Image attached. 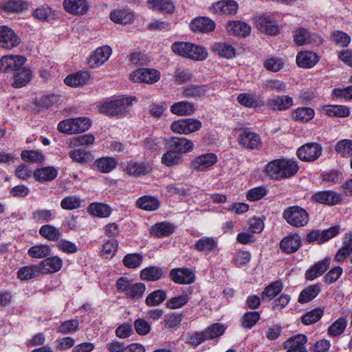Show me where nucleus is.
Instances as JSON below:
<instances>
[{
  "label": "nucleus",
  "mask_w": 352,
  "mask_h": 352,
  "mask_svg": "<svg viewBox=\"0 0 352 352\" xmlns=\"http://www.w3.org/2000/svg\"><path fill=\"white\" fill-rule=\"evenodd\" d=\"M299 169L294 159L280 158L270 161L265 166L263 173L269 179L280 181L295 175Z\"/></svg>",
  "instance_id": "1"
},
{
  "label": "nucleus",
  "mask_w": 352,
  "mask_h": 352,
  "mask_svg": "<svg viewBox=\"0 0 352 352\" xmlns=\"http://www.w3.org/2000/svg\"><path fill=\"white\" fill-rule=\"evenodd\" d=\"M283 218L288 224L294 228L305 227L309 221L308 212L299 206H292L284 209Z\"/></svg>",
  "instance_id": "2"
},
{
  "label": "nucleus",
  "mask_w": 352,
  "mask_h": 352,
  "mask_svg": "<svg viewBox=\"0 0 352 352\" xmlns=\"http://www.w3.org/2000/svg\"><path fill=\"white\" fill-rule=\"evenodd\" d=\"M133 100V98L131 97H122L107 101L101 104L100 111L108 116H123L131 105Z\"/></svg>",
  "instance_id": "3"
},
{
  "label": "nucleus",
  "mask_w": 352,
  "mask_h": 352,
  "mask_svg": "<svg viewBox=\"0 0 352 352\" xmlns=\"http://www.w3.org/2000/svg\"><path fill=\"white\" fill-rule=\"evenodd\" d=\"M322 153V146L317 142L307 143L301 146L296 152L298 157L303 162H314Z\"/></svg>",
  "instance_id": "4"
},
{
  "label": "nucleus",
  "mask_w": 352,
  "mask_h": 352,
  "mask_svg": "<svg viewBox=\"0 0 352 352\" xmlns=\"http://www.w3.org/2000/svg\"><path fill=\"white\" fill-rule=\"evenodd\" d=\"M217 160V156L214 153H207L201 154L195 157L190 162V168L197 172L206 171L214 165Z\"/></svg>",
  "instance_id": "5"
},
{
  "label": "nucleus",
  "mask_w": 352,
  "mask_h": 352,
  "mask_svg": "<svg viewBox=\"0 0 352 352\" xmlns=\"http://www.w3.org/2000/svg\"><path fill=\"white\" fill-rule=\"evenodd\" d=\"M237 140L240 146L250 151L258 149L262 144L261 136L248 130H243L239 134Z\"/></svg>",
  "instance_id": "6"
},
{
  "label": "nucleus",
  "mask_w": 352,
  "mask_h": 352,
  "mask_svg": "<svg viewBox=\"0 0 352 352\" xmlns=\"http://www.w3.org/2000/svg\"><path fill=\"white\" fill-rule=\"evenodd\" d=\"M130 78L135 82L153 84L160 80V73L153 69L140 68L132 72Z\"/></svg>",
  "instance_id": "7"
},
{
  "label": "nucleus",
  "mask_w": 352,
  "mask_h": 352,
  "mask_svg": "<svg viewBox=\"0 0 352 352\" xmlns=\"http://www.w3.org/2000/svg\"><path fill=\"white\" fill-rule=\"evenodd\" d=\"M26 60V58L23 56H3L0 58V72L3 73L16 72L25 63Z\"/></svg>",
  "instance_id": "8"
},
{
  "label": "nucleus",
  "mask_w": 352,
  "mask_h": 352,
  "mask_svg": "<svg viewBox=\"0 0 352 352\" xmlns=\"http://www.w3.org/2000/svg\"><path fill=\"white\" fill-rule=\"evenodd\" d=\"M170 278L175 283L190 285L195 281L192 270L187 267L174 268L170 271Z\"/></svg>",
  "instance_id": "9"
},
{
  "label": "nucleus",
  "mask_w": 352,
  "mask_h": 352,
  "mask_svg": "<svg viewBox=\"0 0 352 352\" xmlns=\"http://www.w3.org/2000/svg\"><path fill=\"white\" fill-rule=\"evenodd\" d=\"M21 38L10 28L6 25L0 26V46L5 49H12L18 46Z\"/></svg>",
  "instance_id": "10"
},
{
  "label": "nucleus",
  "mask_w": 352,
  "mask_h": 352,
  "mask_svg": "<svg viewBox=\"0 0 352 352\" xmlns=\"http://www.w3.org/2000/svg\"><path fill=\"white\" fill-rule=\"evenodd\" d=\"M89 7L87 0H63V1L64 10L75 16L86 14L89 10Z\"/></svg>",
  "instance_id": "11"
},
{
  "label": "nucleus",
  "mask_w": 352,
  "mask_h": 352,
  "mask_svg": "<svg viewBox=\"0 0 352 352\" xmlns=\"http://www.w3.org/2000/svg\"><path fill=\"white\" fill-rule=\"evenodd\" d=\"M294 42L298 45H303L305 44H314L318 45L322 43V38L315 34H311L307 30L300 28L294 33Z\"/></svg>",
  "instance_id": "12"
},
{
  "label": "nucleus",
  "mask_w": 352,
  "mask_h": 352,
  "mask_svg": "<svg viewBox=\"0 0 352 352\" xmlns=\"http://www.w3.org/2000/svg\"><path fill=\"white\" fill-rule=\"evenodd\" d=\"M112 50L109 46L104 45L98 47L89 56L88 63L91 68L101 66L109 58Z\"/></svg>",
  "instance_id": "13"
},
{
  "label": "nucleus",
  "mask_w": 352,
  "mask_h": 352,
  "mask_svg": "<svg viewBox=\"0 0 352 352\" xmlns=\"http://www.w3.org/2000/svg\"><path fill=\"white\" fill-rule=\"evenodd\" d=\"M341 199V195L333 190L319 191L311 196L313 201L327 206L337 205Z\"/></svg>",
  "instance_id": "14"
},
{
  "label": "nucleus",
  "mask_w": 352,
  "mask_h": 352,
  "mask_svg": "<svg viewBox=\"0 0 352 352\" xmlns=\"http://www.w3.org/2000/svg\"><path fill=\"white\" fill-rule=\"evenodd\" d=\"M166 144L168 148H172L179 153L181 156L184 153L191 151L194 148V144L191 140L182 137L170 138L167 140Z\"/></svg>",
  "instance_id": "15"
},
{
  "label": "nucleus",
  "mask_w": 352,
  "mask_h": 352,
  "mask_svg": "<svg viewBox=\"0 0 352 352\" xmlns=\"http://www.w3.org/2000/svg\"><path fill=\"white\" fill-rule=\"evenodd\" d=\"M292 105V98L287 95L275 96L267 99L266 102L267 107L273 111H285L289 109Z\"/></svg>",
  "instance_id": "16"
},
{
  "label": "nucleus",
  "mask_w": 352,
  "mask_h": 352,
  "mask_svg": "<svg viewBox=\"0 0 352 352\" xmlns=\"http://www.w3.org/2000/svg\"><path fill=\"white\" fill-rule=\"evenodd\" d=\"M238 10V3L234 0H222L214 3L210 10L218 14L233 15Z\"/></svg>",
  "instance_id": "17"
},
{
  "label": "nucleus",
  "mask_w": 352,
  "mask_h": 352,
  "mask_svg": "<svg viewBox=\"0 0 352 352\" xmlns=\"http://www.w3.org/2000/svg\"><path fill=\"white\" fill-rule=\"evenodd\" d=\"M307 338L303 334H298L290 337L283 343V346L287 349L286 352H307L305 344Z\"/></svg>",
  "instance_id": "18"
},
{
  "label": "nucleus",
  "mask_w": 352,
  "mask_h": 352,
  "mask_svg": "<svg viewBox=\"0 0 352 352\" xmlns=\"http://www.w3.org/2000/svg\"><path fill=\"white\" fill-rule=\"evenodd\" d=\"M300 245V236L297 234H294L283 238L280 242V248L284 253L292 254L299 249Z\"/></svg>",
  "instance_id": "19"
},
{
  "label": "nucleus",
  "mask_w": 352,
  "mask_h": 352,
  "mask_svg": "<svg viewBox=\"0 0 352 352\" xmlns=\"http://www.w3.org/2000/svg\"><path fill=\"white\" fill-rule=\"evenodd\" d=\"M257 27L265 34L276 35L279 33V27L269 16H260L256 20Z\"/></svg>",
  "instance_id": "20"
},
{
  "label": "nucleus",
  "mask_w": 352,
  "mask_h": 352,
  "mask_svg": "<svg viewBox=\"0 0 352 352\" xmlns=\"http://www.w3.org/2000/svg\"><path fill=\"white\" fill-rule=\"evenodd\" d=\"M226 28L230 35L245 37L250 34L251 28L246 23L241 21H232L228 22Z\"/></svg>",
  "instance_id": "21"
},
{
  "label": "nucleus",
  "mask_w": 352,
  "mask_h": 352,
  "mask_svg": "<svg viewBox=\"0 0 352 352\" xmlns=\"http://www.w3.org/2000/svg\"><path fill=\"white\" fill-rule=\"evenodd\" d=\"M0 8L7 14H18L28 9V3L23 0H3Z\"/></svg>",
  "instance_id": "22"
},
{
  "label": "nucleus",
  "mask_w": 352,
  "mask_h": 352,
  "mask_svg": "<svg viewBox=\"0 0 352 352\" xmlns=\"http://www.w3.org/2000/svg\"><path fill=\"white\" fill-rule=\"evenodd\" d=\"M32 78V72L27 67H19L13 75L12 86L21 88L26 86Z\"/></svg>",
  "instance_id": "23"
},
{
  "label": "nucleus",
  "mask_w": 352,
  "mask_h": 352,
  "mask_svg": "<svg viewBox=\"0 0 352 352\" xmlns=\"http://www.w3.org/2000/svg\"><path fill=\"white\" fill-rule=\"evenodd\" d=\"M63 266V260L57 256H51L43 260L39 265L42 274L58 272Z\"/></svg>",
  "instance_id": "24"
},
{
  "label": "nucleus",
  "mask_w": 352,
  "mask_h": 352,
  "mask_svg": "<svg viewBox=\"0 0 352 352\" xmlns=\"http://www.w3.org/2000/svg\"><path fill=\"white\" fill-rule=\"evenodd\" d=\"M331 259L326 258L311 266L305 273V278L309 280H313L321 276L329 267Z\"/></svg>",
  "instance_id": "25"
},
{
  "label": "nucleus",
  "mask_w": 352,
  "mask_h": 352,
  "mask_svg": "<svg viewBox=\"0 0 352 352\" xmlns=\"http://www.w3.org/2000/svg\"><path fill=\"white\" fill-rule=\"evenodd\" d=\"M190 28L192 31L200 32H209L214 30L215 24L213 21L207 17H199L193 19Z\"/></svg>",
  "instance_id": "26"
},
{
  "label": "nucleus",
  "mask_w": 352,
  "mask_h": 352,
  "mask_svg": "<svg viewBox=\"0 0 352 352\" xmlns=\"http://www.w3.org/2000/svg\"><path fill=\"white\" fill-rule=\"evenodd\" d=\"M319 60V56L312 52L306 51L298 53L296 56L297 65L303 68H311Z\"/></svg>",
  "instance_id": "27"
},
{
  "label": "nucleus",
  "mask_w": 352,
  "mask_h": 352,
  "mask_svg": "<svg viewBox=\"0 0 352 352\" xmlns=\"http://www.w3.org/2000/svg\"><path fill=\"white\" fill-rule=\"evenodd\" d=\"M87 212L94 217L107 218L111 215L112 210L111 207L106 204L94 202L89 205Z\"/></svg>",
  "instance_id": "28"
},
{
  "label": "nucleus",
  "mask_w": 352,
  "mask_h": 352,
  "mask_svg": "<svg viewBox=\"0 0 352 352\" xmlns=\"http://www.w3.org/2000/svg\"><path fill=\"white\" fill-rule=\"evenodd\" d=\"M39 234L48 241L56 242L60 239L63 235L60 228H58L50 224L42 226L39 229Z\"/></svg>",
  "instance_id": "29"
},
{
  "label": "nucleus",
  "mask_w": 352,
  "mask_h": 352,
  "mask_svg": "<svg viewBox=\"0 0 352 352\" xmlns=\"http://www.w3.org/2000/svg\"><path fill=\"white\" fill-rule=\"evenodd\" d=\"M212 51L222 58H232L236 56V50L228 43H215L212 47Z\"/></svg>",
  "instance_id": "30"
},
{
  "label": "nucleus",
  "mask_w": 352,
  "mask_h": 352,
  "mask_svg": "<svg viewBox=\"0 0 352 352\" xmlns=\"http://www.w3.org/2000/svg\"><path fill=\"white\" fill-rule=\"evenodd\" d=\"M58 175L57 170L52 166H47L36 169L33 174L35 180L44 182L54 179Z\"/></svg>",
  "instance_id": "31"
},
{
  "label": "nucleus",
  "mask_w": 352,
  "mask_h": 352,
  "mask_svg": "<svg viewBox=\"0 0 352 352\" xmlns=\"http://www.w3.org/2000/svg\"><path fill=\"white\" fill-rule=\"evenodd\" d=\"M170 110L173 114L183 116L193 114L195 111V108L192 102L188 101H179L174 103L170 107Z\"/></svg>",
  "instance_id": "32"
},
{
  "label": "nucleus",
  "mask_w": 352,
  "mask_h": 352,
  "mask_svg": "<svg viewBox=\"0 0 352 352\" xmlns=\"http://www.w3.org/2000/svg\"><path fill=\"white\" fill-rule=\"evenodd\" d=\"M90 78L87 72H78L76 74L67 76L64 82L67 85L71 87H78L87 84Z\"/></svg>",
  "instance_id": "33"
},
{
  "label": "nucleus",
  "mask_w": 352,
  "mask_h": 352,
  "mask_svg": "<svg viewBox=\"0 0 352 352\" xmlns=\"http://www.w3.org/2000/svg\"><path fill=\"white\" fill-rule=\"evenodd\" d=\"M175 226L168 222L155 223L151 230V234L155 237L168 236L173 233Z\"/></svg>",
  "instance_id": "34"
},
{
  "label": "nucleus",
  "mask_w": 352,
  "mask_h": 352,
  "mask_svg": "<svg viewBox=\"0 0 352 352\" xmlns=\"http://www.w3.org/2000/svg\"><path fill=\"white\" fill-rule=\"evenodd\" d=\"M110 19L117 23L127 24L133 20L134 15L129 10H116L110 13Z\"/></svg>",
  "instance_id": "35"
},
{
  "label": "nucleus",
  "mask_w": 352,
  "mask_h": 352,
  "mask_svg": "<svg viewBox=\"0 0 352 352\" xmlns=\"http://www.w3.org/2000/svg\"><path fill=\"white\" fill-rule=\"evenodd\" d=\"M217 241L214 238L205 236L197 241L194 247L197 251L210 252L217 248Z\"/></svg>",
  "instance_id": "36"
},
{
  "label": "nucleus",
  "mask_w": 352,
  "mask_h": 352,
  "mask_svg": "<svg viewBox=\"0 0 352 352\" xmlns=\"http://www.w3.org/2000/svg\"><path fill=\"white\" fill-rule=\"evenodd\" d=\"M136 206L145 210L153 211L159 208L160 201L155 197L145 195L136 201Z\"/></svg>",
  "instance_id": "37"
},
{
  "label": "nucleus",
  "mask_w": 352,
  "mask_h": 352,
  "mask_svg": "<svg viewBox=\"0 0 352 352\" xmlns=\"http://www.w3.org/2000/svg\"><path fill=\"white\" fill-rule=\"evenodd\" d=\"M164 275L162 268L157 266L148 267L140 272V278L144 280L155 281Z\"/></svg>",
  "instance_id": "38"
},
{
  "label": "nucleus",
  "mask_w": 352,
  "mask_h": 352,
  "mask_svg": "<svg viewBox=\"0 0 352 352\" xmlns=\"http://www.w3.org/2000/svg\"><path fill=\"white\" fill-rule=\"evenodd\" d=\"M315 111L310 107H299L295 109L292 114V118L296 121L307 122L314 118Z\"/></svg>",
  "instance_id": "39"
},
{
  "label": "nucleus",
  "mask_w": 352,
  "mask_h": 352,
  "mask_svg": "<svg viewBox=\"0 0 352 352\" xmlns=\"http://www.w3.org/2000/svg\"><path fill=\"white\" fill-rule=\"evenodd\" d=\"M207 91L205 85H188L182 89V95L186 98H199L204 96Z\"/></svg>",
  "instance_id": "40"
},
{
  "label": "nucleus",
  "mask_w": 352,
  "mask_h": 352,
  "mask_svg": "<svg viewBox=\"0 0 352 352\" xmlns=\"http://www.w3.org/2000/svg\"><path fill=\"white\" fill-rule=\"evenodd\" d=\"M283 284L281 281H275L267 286L261 293L263 300H270L278 295L283 289Z\"/></svg>",
  "instance_id": "41"
},
{
  "label": "nucleus",
  "mask_w": 352,
  "mask_h": 352,
  "mask_svg": "<svg viewBox=\"0 0 352 352\" xmlns=\"http://www.w3.org/2000/svg\"><path fill=\"white\" fill-rule=\"evenodd\" d=\"M31 218L34 222L41 223L54 220L56 215L52 210L37 209L32 212Z\"/></svg>",
  "instance_id": "42"
},
{
  "label": "nucleus",
  "mask_w": 352,
  "mask_h": 352,
  "mask_svg": "<svg viewBox=\"0 0 352 352\" xmlns=\"http://www.w3.org/2000/svg\"><path fill=\"white\" fill-rule=\"evenodd\" d=\"M94 166L99 171L108 173L116 167L117 162L113 157H101L95 161Z\"/></svg>",
  "instance_id": "43"
},
{
  "label": "nucleus",
  "mask_w": 352,
  "mask_h": 352,
  "mask_svg": "<svg viewBox=\"0 0 352 352\" xmlns=\"http://www.w3.org/2000/svg\"><path fill=\"white\" fill-rule=\"evenodd\" d=\"M167 297V293L164 289H157L150 293L146 298L147 306L154 307L161 304Z\"/></svg>",
  "instance_id": "44"
},
{
  "label": "nucleus",
  "mask_w": 352,
  "mask_h": 352,
  "mask_svg": "<svg viewBox=\"0 0 352 352\" xmlns=\"http://www.w3.org/2000/svg\"><path fill=\"white\" fill-rule=\"evenodd\" d=\"M182 161V156L172 148H168L162 157V164L168 167L178 165Z\"/></svg>",
  "instance_id": "45"
},
{
  "label": "nucleus",
  "mask_w": 352,
  "mask_h": 352,
  "mask_svg": "<svg viewBox=\"0 0 352 352\" xmlns=\"http://www.w3.org/2000/svg\"><path fill=\"white\" fill-rule=\"evenodd\" d=\"M320 292V287L318 285H312L303 289L298 296L300 303L308 302L316 298Z\"/></svg>",
  "instance_id": "46"
},
{
  "label": "nucleus",
  "mask_w": 352,
  "mask_h": 352,
  "mask_svg": "<svg viewBox=\"0 0 352 352\" xmlns=\"http://www.w3.org/2000/svg\"><path fill=\"white\" fill-rule=\"evenodd\" d=\"M189 47L188 58L193 60L201 61L208 57L206 49L201 45L190 43Z\"/></svg>",
  "instance_id": "47"
},
{
  "label": "nucleus",
  "mask_w": 352,
  "mask_h": 352,
  "mask_svg": "<svg viewBox=\"0 0 352 352\" xmlns=\"http://www.w3.org/2000/svg\"><path fill=\"white\" fill-rule=\"evenodd\" d=\"M324 310L321 308H316L307 311L301 317L303 324L310 325L318 322L323 316Z\"/></svg>",
  "instance_id": "48"
},
{
  "label": "nucleus",
  "mask_w": 352,
  "mask_h": 352,
  "mask_svg": "<svg viewBox=\"0 0 352 352\" xmlns=\"http://www.w3.org/2000/svg\"><path fill=\"white\" fill-rule=\"evenodd\" d=\"M40 272L39 266L29 265L20 268L18 270L17 276L21 280H30L38 276Z\"/></svg>",
  "instance_id": "49"
},
{
  "label": "nucleus",
  "mask_w": 352,
  "mask_h": 352,
  "mask_svg": "<svg viewBox=\"0 0 352 352\" xmlns=\"http://www.w3.org/2000/svg\"><path fill=\"white\" fill-rule=\"evenodd\" d=\"M335 151L340 156L350 157L352 155V140L344 139L338 141L335 146Z\"/></svg>",
  "instance_id": "50"
},
{
  "label": "nucleus",
  "mask_w": 352,
  "mask_h": 352,
  "mask_svg": "<svg viewBox=\"0 0 352 352\" xmlns=\"http://www.w3.org/2000/svg\"><path fill=\"white\" fill-rule=\"evenodd\" d=\"M28 253L32 258H45L51 254V248L47 245H36L31 247Z\"/></svg>",
  "instance_id": "51"
},
{
  "label": "nucleus",
  "mask_w": 352,
  "mask_h": 352,
  "mask_svg": "<svg viewBox=\"0 0 352 352\" xmlns=\"http://www.w3.org/2000/svg\"><path fill=\"white\" fill-rule=\"evenodd\" d=\"M82 200L79 197L70 195L64 197L60 201V207L67 210H73L81 207Z\"/></svg>",
  "instance_id": "52"
},
{
  "label": "nucleus",
  "mask_w": 352,
  "mask_h": 352,
  "mask_svg": "<svg viewBox=\"0 0 352 352\" xmlns=\"http://www.w3.org/2000/svg\"><path fill=\"white\" fill-rule=\"evenodd\" d=\"M143 256L138 253L127 254L123 258V265L127 268H137L140 266Z\"/></svg>",
  "instance_id": "53"
},
{
  "label": "nucleus",
  "mask_w": 352,
  "mask_h": 352,
  "mask_svg": "<svg viewBox=\"0 0 352 352\" xmlns=\"http://www.w3.org/2000/svg\"><path fill=\"white\" fill-rule=\"evenodd\" d=\"M21 157L23 161L28 162H42L45 157L41 151L37 150L23 151Z\"/></svg>",
  "instance_id": "54"
},
{
  "label": "nucleus",
  "mask_w": 352,
  "mask_h": 352,
  "mask_svg": "<svg viewBox=\"0 0 352 352\" xmlns=\"http://www.w3.org/2000/svg\"><path fill=\"white\" fill-rule=\"evenodd\" d=\"M260 319L258 311H248L241 318V325L245 329H251Z\"/></svg>",
  "instance_id": "55"
},
{
  "label": "nucleus",
  "mask_w": 352,
  "mask_h": 352,
  "mask_svg": "<svg viewBox=\"0 0 352 352\" xmlns=\"http://www.w3.org/2000/svg\"><path fill=\"white\" fill-rule=\"evenodd\" d=\"M153 9L171 13L173 12L174 6L171 0H148Z\"/></svg>",
  "instance_id": "56"
},
{
  "label": "nucleus",
  "mask_w": 352,
  "mask_h": 352,
  "mask_svg": "<svg viewBox=\"0 0 352 352\" xmlns=\"http://www.w3.org/2000/svg\"><path fill=\"white\" fill-rule=\"evenodd\" d=\"M146 286L142 283H133L131 285L126 296L133 300H138L141 298L144 293Z\"/></svg>",
  "instance_id": "57"
},
{
  "label": "nucleus",
  "mask_w": 352,
  "mask_h": 352,
  "mask_svg": "<svg viewBox=\"0 0 352 352\" xmlns=\"http://www.w3.org/2000/svg\"><path fill=\"white\" fill-rule=\"evenodd\" d=\"M204 331L208 340L223 335L225 331V327L221 324L215 323L210 325Z\"/></svg>",
  "instance_id": "58"
},
{
  "label": "nucleus",
  "mask_w": 352,
  "mask_h": 352,
  "mask_svg": "<svg viewBox=\"0 0 352 352\" xmlns=\"http://www.w3.org/2000/svg\"><path fill=\"white\" fill-rule=\"evenodd\" d=\"M346 327L345 319L340 318L336 320L328 329V333L333 337L341 335Z\"/></svg>",
  "instance_id": "59"
},
{
  "label": "nucleus",
  "mask_w": 352,
  "mask_h": 352,
  "mask_svg": "<svg viewBox=\"0 0 352 352\" xmlns=\"http://www.w3.org/2000/svg\"><path fill=\"white\" fill-rule=\"evenodd\" d=\"M190 44V42H174L171 45V50L175 54L188 58Z\"/></svg>",
  "instance_id": "60"
},
{
  "label": "nucleus",
  "mask_w": 352,
  "mask_h": 352,
  "mask_svg": "<svg viewBox=\"0 0 352 352\" xmlns=\"http://www.w3.org/2000/svg\"><path fill=\"white\" fill-rule=\"evenodd\" d=\"M118 247L117 240L114 239H109L103 245L101 254L106 258H111L117 252Z\"/></svg>",
  "instance_id": "61"
},
{
  "label": "nucleus",
  "mask_w": 352,
  "mask_h": 352,
  "mask_svg": "<svg viewBox=\"0 0 352 352\" xmlns=\"http://www.w3.org/2000/svg\"><path fill=\"white\" fill-rule=\"evenodd\" d=\"M189 300L188 294H183L180 296L173 297L166 302V307L175 309L184 306Z\"/></svg>",
  "instance_id": "62"
},
{
  "label": "nucleus",
  "mask_w": 352,
  "mask_h": 352,
  "mask_svg": "<svg viewBox=\"0 0 352 352\" xmlns=\"http://www.w3.org/2000/svg\"><path fill=\"white\" fill-rule=\"evenodd\" d=\"M267 193V190L265 186H258L249 190L246 197L249 201H255L261 199Z\"/></svg>",
  "instance_id": "63"
},
{
  "label": "nucleus",
  "mask_w": 352,
  "mask_h": 352,
  "mask_svg": "<svg viewBox=\"0 0 352 352\" xmlns=\"http://www.w3.org/2000/svg\"><path fill=\"white\" fill-rule=\"evenodd\" d=\"M237 100L241 105L246 107H254L257 105L256 96L253 94H240L237 97Z\"/></svg>",
  "instance_id": "64"
}]
</instances>
